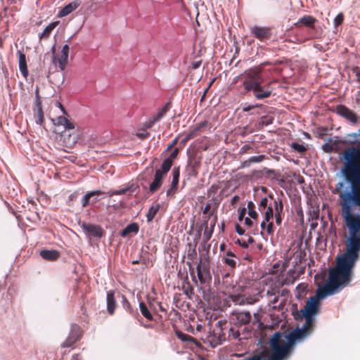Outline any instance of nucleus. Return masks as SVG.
I'll use <instances>...</instances> for the list:
<instances>
[{
	"instance_id": "1",
	"label": "nucleus",
	"mask_w": 360,
	"mask_h": 360,
	"mask_svg": "<svg viewBox=\"0 0 360 360\" xmlns=\"http://www.w3.org/2000/svg\"><path fill=\"white\" fill-rule=\"evenodd\" d=\"M341 213L349 230V239L346 252L337 260L336 266L329 271L332 278H337L347 285L352 278V269L359 259L360 252V215L353 213L354 207H360V201L338 193Z\"/></svg>"
},
{
	"instance_id": "2",
	"label": "nucleus",
	"mask_w": 360,
	"mask_h": 360,
	"mask_svg": "<svg viewBox=\"0 0 360 360\" xmlns=\"http://www.w3.org/2000/svg\"><path fill=\"white\" fill-rule=\"evenodd\" d=\"M345 163L342 169L346 181L349 184L350 191H344V183L336 184L337 193L360 201V149L356 147L347 148L343 153Z\"/></svg>"
},
{
	"instance_id": "3",
	"label": "nucleus",
	"mask_w": 360,
	"mask_h": 360,
	"mask_svg": "<svg viewBox=\"0 0 360 360\" xmlns=\"http://www.w3.org/2000/svg\"><path fill=\"white\" fill-rule=\"evenodd\" d=\"M345 286L347 285L338 279L335 278L333 279L329 274L328 280L326 284L319 288L314 296L310 297L307 300L304 308L297 312L295 318L301 320L304 319L308 326H314L315 318L314 316L319 312L320 299H323L327 295H333Z\"/></svg>"
},
{
	"instance_id": "4",
	"label": "nucleus",
	"mask_w": 360,
	"mask_h": 360,
	"mask_svg": "<svg viewBox=\"0 0 360 360\" xmlns=\"http://www.w3.org/2000/svg\"><path fill=\"white\" fill-rule=\"evenodd\" d=\"M270 352L266 354L267 360H285L290 354L292 347L283 338L282 333L277 332L271 338L270 342ZM260 360H266L262 355H255Z\"/></svg>"
},
{
	"instance_id": "5",
	"label": "nucleus",
	"mask_w": 360,
	"mask_h": 360,
	"mask_svg": "<svg viewBox=\"0 0 360 360\" xmlns=\"http://www.w3.org/2000/svg\"><path fill=\"white\" fill-rule=\"evenodd\" d=\"M52 121L56 127L54 132L60 134L67 146H71L76 143L75 136H72V134L75 129L73 123L65 116H58L56 119H53Z\"/></svg>"
},
{
	"instance_id": "6",
	"label": "nucleus",
	"mask_w": 360,
	"mask_h": 360,
	"mask_svg": "<svg viewBox=\"0 0 360 360\" xmlns=\"http://www.w3.org/2000/svg\"><path fill=\"white\" fill-rule=\"evenodd\" d=\"M243 81V86L247 91H252L259 84L264 82L260 70L257 69H250L240 75Z\"/></svg>"
},
{
	"instance_id": "7",
	"label": "nucleus",
	"mask_w": 360,
	"mask_h": 360,
	"mask_svg": "<svg viewBox=\"0 0 360 360\" xmlns=\"http://www.w3.org/2000/svg\"><path fill=\"white\" fill-rule=\"evenodd\" d=\"M314 326H308L305 321L302 328H297L288 335H283V338H285L288 344L292 347L295 342L297 340L304 338Z\"/></svg>"
},
{
	"instance_id": "8",
	"label": "nucleus",
	"mask_w": 360,
	"mask_h": 360,
	"mask_svg": "<svg viewBox=\"0 0 360 360\" xmlns=\"http://www.w3.org/2000/svg\"><path fill=\"white\" fill-rule=\"evenodd\" d=\"M168 170L167 165H161L160 169H158L155 171L154 179L149 186V191L153 193L158 191L162 185L163 180L166 177Z\"/></svg>"
},
{
	"instance_id": "9",
	"label": "nucleus",
	"mask_w": 360,
	"mask_h": 360,
	"mask_svg": "<svg viewBox=\"0 0 360 360\" xmlns=\"http://www.w3.org/2000/svg\"><path fill=\"white\" fill-rule=\"evenodd\" d=\"M250 35L260 41L269 40L272 36V29L270 27L254 25L250 27Z\"/></svg>"
},
{
	"instance_id": "10",
	"label": "nucleus",
	"mask_w": 360,
	"mask_h": 360,
	"mask_svg": "<svg viewBox=\"0 0 360 360\" xmlns=\"http://www.w3.org/2000/svg\"><path fill=\"white\" fill-rule=\"evenodd\" d=\"M82 336V330L80 327L77 324L71 326L70 332L65 341H64L61 346L63 347H70L72 346L77 341H78Z\"/></svg>"
},
{
	"instance_id": "11",
	"label": "nucleus",
	"mask_w": 360,
	"mask_h": 360,
	"mask_svg": "<svg viewBox=\"0 0 360 360\" xmlns=\"http://www.w3.org/2000/svg\"><path fill=\"white\" fill-rule=\"evenodd\" d=\"M198 277L201 284L206 283L211 279L210 265L208 262H200L197 266Z\"/></svg>"
},
{
	"instance_id": "12",
	"label": "nucleus",
	"mask_w": 360,
	"mask_h": 360,
	"mask_svg": "<svg viewBox=\"0 0 360 360\" xmlns=\"http://www.w3.org/2000/svg\"><path fill=\"white\" fill-rule=\"evenodd\" d=\"M335 112L341 117L345 118L354 124H356L358 121L356 113L344 105H337Z\"/></svg>"
},
{
	"instance_id": "13",
	"label": "nucleus",
	"mask_w": 360,
	"mask_h": 360,
	"mask_svg": "<svg viewBox=\"0 0 360 360\" xmlns=\"http://www.w3.org/2000/svg\"><path fill=\"white\" fill-rule=\"evenodd\" d=\"M269 197L274 200L276 223L278 226H280L284 216L283 201L281 200H277L274 199L272 194L269 195Z\"/></svg>"
},
{
	"instance_id": "14",
	"label": "nucleus",
	"mask_w": 360,
	"mask_h": 360,
	"mask_svg": "<svg viewBox=\"0 0 360 360\" xmlns=\"http://www.w3.org/2000/svg\"><path fill=\"white\" fill-rule=\"evenodd\" d=\"M252 91L253 93V96L257 100L269 98L271 95V90L270 89L269 84L262 85V84H259Z\"/></svg>"
},
{
	"instance_id": "15",
	"label": "nucleus",
	"mask_w": 360,
	"mask_h": 360,
	"mask_svg": "<svg viewBox=\"0 0 360 360\" xmlns=\"http://www.w3.org/2000/svg\"><path fill=\"white\" fill-rule=\"evenodd\" d=\"M316 21L317 20L312 15H304L300 18L298 21L294 24V25L297 28L300 27L302 25H304L309 28H314Z\"/></svg>"
},
{
	"instance_id": "16",
	"label": "nucleus",
	"mask_w": 360,
	"mask_h": 360,
	"mask_svg": "<svg viewBox=\"0 0 360 360\" xmlns=\"http://www.w3.org/2000/svg\"><path fill=\"white\" fill-rule=\"evenodd\" d=\"M179 176L180 168L179 167H174L172 169V181L170 188L167 191V195H169L172 192H175L177 190Z\"/></svg>"
},
{
	"instance_id": "17",
	"label": "nucleus",
	"mask_w": 360,
	"mask_h": 360,
	"mask_svg": "<svg viewBox=\"0 0 360 360\" xmlns=\"http://www.w3.org/2000/svg\"><path fill=\"white\" fill-rule=\"evenodd\" d=\"M117 307L115 291L110 290L107 292V311L110 315H113Z\"/></svg>"
},
{
	"instance_id": "18",
	"label": "nucleus",
	"mask_w": 360,
	"mask_h": 360,
	"mask_svg": "<svg viewBox=\"0 0 360 360\" xmlns=\"http://www.w3.org/2000/svg\"><path fill=\"white\" fill-rule=\"evenodd\" d=\"M18 54L19 56L18 63H19V69L24 77H27L28 75V70L27 67V61L25 55L20 51H18Z\"/></svg>"
},
{
	"instance_id": "19",
	"label": "nucleus",
	"mask_w": 360,
	"mask_h": 360,
	"mask_svg": "<svg viewBox=\"0 0 360 360\" xmlns=\"http://www.w3.org/2000/svg\"><path fill=\"white\" fill-rule=\"evenodd\" d=\"M233 315L240 325H246L250 323L251 319V314L248 311L236 312L233 313Z\"/></svg>"
},
{
	"instance_id": "20",
	"label": "nucleus",
	"mask_w": 360,
	"mask_h": 360,
	"mask_svg": "<svg viewBox=\"0 0 360 360\" xmlns=\"http://www.w3.org/2000/svg\"><path fill=\"white\" fill-rule=\"evenodd\" d=\"M139 227L136 223H131L127 225L120 233V236L123 238L127 237L130 233L136 234L139 232Z\"/></svg>"
},
{
	"instance_id": "21",
	"label": "nucleus",
	"mask_w": 360,
	"mask_h": 360,
	"mask_svg": "<svg viewBox=\"0 0 360 360\" xmlns=\"http://www.w3.org/2000/svg\"><path fill=\"white\" fill-rule=\"evenodd\" d=\"M40 255L46 260L54 261L58 258L59 253L56 250H44L40 252Z\"/></svg>"
},
{
	"instance_id": "22",
	"label": "nucleus",
	"mask_w": 360,
	"mask_h": 360,
	"mask_svg": "<svg viewBox=\"0 0 360 360\" xmlns=\"http://www.w3.org/2000/svg\"><path fill=\"white\" fill-rule=\"evenodd\" d=\"M78 6V4L76 2H72L65 7H63L60 11H59L58 15L60 18L64 17L72 13L74 10H75Z\"/></svg>"
},
{
	"instance_id": "23",
	"label": "nucleus",
	"mask_w": 360,
	"mask_h": 360,
	"mask_svg": "<svg viewBox=\"0 0 360 360\" xmlns=\"http://www.w3.org/2000/svg\"><path fill=\"white\" fill-rule=\"evenodd\" d=\"M69 53L60 52V55L56 56V63H58V67L60 70H64L68 64V58Z\"/></svg>"
},
{
	"instance_id": "24",
	"label": "nucleus",
	"mask_w": 360,
	"mask_h": 360,
	"mask_svg": "<svg viewBox=\"0 0 360 360\" xmlns=\"http://www.w3.org/2000/svg\"><path fill=\"white\" fill-rule=\"evenodd\" d=\"M179 153V149L178 148H175L169 156L163 161L162 165H167L168 170H170L173 164V160L177 158Z\"/></svg>"
},
{
	"instance_id": "25",
	"label": "nucleus",
	"mask_w": 360,
	"mask_h": 360,
	"mask_svg": "<svg viewBox=\"0 0 360 360\" xmlns=\"http://www.w3.org/2000/svg\"><path fill=\"white\" fill-rule=\"evenodd\" d=\"M160 208V204L157 203L155 205H153L148 210V212L146 214L147 221L150 222L153 220L155 215L158 212Z\"/></svg>"
},
{
	"instance_id": "26",
	"label": "nucleus",
	"mask_w": 360,
	"mask_h": 360,
	"mask_svg": "<svg viewBox=\"0 0 360 360\" xmlns=\"http://www.w3.org/2000/svg\"><path fill=\"white\" fill-rule=\"evenodd\" d=\"M120 296L122 297V304L123 308L126 309L127 311H129V313L132 316H135L137 313L132 309L131 305L129 300H127V298L126 297V296L124 295H120Z\"/></svg>"
},
{
	"instance_id": "27",
	"label": "nucleus",
	"mask_w": 360,
	"mask_h": 360,
	"mask_svg": "<svg viewBox=\"0 0 360 360\" xmlns=\"http://www.w3.org/2000/svg\"><path fill=\"white\" fill-rule=\"evenodd\" d=\"M58 24V22H53L50 23L48 26L45 27L42 33L39 35V38H47L49 37L51 32L53 31V30L57 26Z\"/></svg>"
},
{
	"instance_id": "28",
	"label": "nucleus",
	"mask_w": 360,
	"mask_h": 360,
	"mask_svg": "<svg viewBox=\"0 0 360 360\" xmlns=\"http://www.w3.org/2000/svg\"><path fill=\"white\" fill-rule=\"evenodd\" d=\"M140 311L142 315L148 320L152 321L153 319V315L150 311L148 310L146 304L143 302L139 303Z\"/></svg>"
},
{
	"instance_id": "29",
	"label": "nucleus",
	"mask_w": 360,
	"mask_h": 360,
	"mask_svg": "<svg viewBox=\"0 0 360 360\" xmlns=\"http://www.w3.org/2000/svg\"><path fill=\"white\" fill-rule=\"evenodd\" d=\"M274 206L269 205L266 209L263 212L264 217L266 221L269 222L274 218Z\"/></svg>"
},
{
	"instance_id": "30",
	"label": "nucleus",
	"mask_w": 360,
	"mask_h": 360,
	"mask_svg": "<svg viewBox=\"0 0 360 360\" xmlns=\"http://www.w3.org/2000/svg\"><path fill=\"white\" fill-rule=\"evenodd\" d=\"M105 197V193L101 191H91V205Z\"/></svg>"
},
{
	"instance_id": "31",
	"label": "nucleus",
	"mask_w": 360,
	"mask_h": 360,
	"mask_svg": "<svg viewBox=\"0 0 360 360\" xmlns=\"http://www.w3.org/2000/svg\"><path fill=\"white\" fill-rule=\"evenodd\" d=\"M176 335L177 338L181 340L182 342H196L195 338L191 337V335L184 333L181 331H176Z\"/></svg>"
},
{
	"instance_id": "32",
	"label": "nucleus",
	"mask_w": 360,
	"mask_h": 360,
	"mask_svg": "<svg viewBox=\"0 0 360 360\" xmlns=\"http://www.w3.org/2000/svg\"><path fill=\"white\" fill-rule=\"evenodd\" d=\"M203 226L205 227V230H204V233H203V238H204L205 242H207L212 238L214 231L209 229L207 221H206L203 223Z\"/></svg>"
},
{
	"instance_id": "33",
	"label": "nucleus",
	"mask_w": 360,
	"mask_h": 360,
	"mask_svg": "<svg viewBox=\"0 0 360 360\" xmlns=\"http://www.w3.org/2000/svg\"><path fill=\"white\" fill-rule=\"evenodd\" d=\"M170 103H167L159 112L158 113L154 116L155 120L159 121L161 118H162L165 114L170 109Z\"/></svg>"
},
{
	"instance_id": "34",
	"label": "nucleus",
	"mask_w": 360,
	"mask_h": 360,
	"mask_svg": "<svg viewBox=\"0 0 360 360\" xmlns=\"http://www.w3.org/2000/svg\"><path fill=\"white\" fill-rule=\"evenodd\" d=\"M103 235V229L96 225H91V236L101 237Z\"/></svg>"
},
{
	"instance_id": "35",
	"label": "nucleus",
	"mask_w": 360,
	"mask_h": 360,
	"mask_svg": "<svg viewBox=\"0 0 360 360\" xmlns=\"http://www.w3.org/2000/svg\"><path fill=\"white\" fill-rule=\"evenodd\" d=\"M264 172L266 174H273L274 171L271 169H268L266 168H264L263 170H253L252 172V176L260 177L264 175Z\"/></svg>"
},
{
	"instance_id": "36",
	"label": "nucleus",
	"mask_w": 360,
	"mask_h": 360,
	"mask_svg": "<svg viewBox=\"0 0 360 360\" xmlns=\"http://www.w3.org/2000/svg\"><path fill=\"white\" fill-rule=\"evenodd\" d=\"M291 148L300 153H304L307 149L305 146H304L303 144H300L298 143H292L291 144Z\"/></svg>"
},
{
	"instance_id": "37",
	"label": "nucleus",
	"mask_w": 360,
	"mask_h": 360,
	"mask_svg": "<svg viewBox=\"0 0 360 360\" xmlns=\"http://www.w3.org/2000/svg\"><path fill=\"white\" fill-rule=\"evenodd\" d=\"M262 105H248L246 107H244L243 108V110L244 112H250V115H255V114H259V112L257 111V108L261 107Z\"/></svg>"
},
{
	"instance_id": "38",
	"label": "nucleus",
	"mask_w": 360,
	"mask_h": 360,
	"mask_svg": "<svg viewBox=\"0 0 360 360\" xmlns=\"http://www.w3.org/2000/svg\"><path fill=\"white\" fill-rule=\"evenodd\" d=\"M274 121V117L271 116L264 115L261 117L260 124L262 126H268L271 124Z\"/></svg>"
},
{
	"instance_id": "39",
	"label": "nucleus",
	"mask_w": 360,
	"mask_h": 360,
	"mask_svg": "<svg viewBox=\"0 0 360 360\" xmlns=\"http://www.w3.org/2000/svg\"><path fill=\"white\" fill-rule=\"evenodd\" d=\"M81 227L86 235L88 241L90 243V224H87L86 222H82L81 224Z\"/></svg>"
},
{
	"instance_id": "40",
	"label": "nucleus",
	"mask_w": 360,
	"mask_h": 360,
	"mask_svg": "<svg viewBox=\"0 0 360 360\" xmlns=\"http://www.w3.org/2000/svg\"><path fill=\"white\" fill-rule=\"evenodd\" d=\"M266 295L268 296V297L269 298V302L272 304H275L278 301V297L279 296L278 295H276V292H272V291H268L266 292Z\"/></svg>"
},
{
	"instance_id": "41",
	"label": "nucleus",
	"mask_w": 360,
	"mask_h": 360,
	"mask_svg": "<svg viewBox=\"0 0 360 360\" xmlns=\"http://www.w3.org/2000/svg\"><path fill=\"white\" fill-rule=\"evenodd\" d=\"M269 205L268 199L266 198H263L259 203L258 209L261 213H263Z\"/></svg>"
},
{
	"instance_id": "42",
	"label": "nucleus",
	"mask_w": 360,
	"mask_h": 360,
	"mask_svg": "<svg viewBox=\"0 0 360 360\" xmlns=\"http://www.w3.org/2000/svg\"><path fill=\"white\" fill-rule=\"evenodd\" d=\"M345 19L344 14L342 13H340L334 19V27L337 28L339 25H340Z\"/></svg>"
},
{
	"instance_id": "43",
	"label": "nucleus",
	"mask_w": 360,
	"mask_h": 360,
	"mask_svg": "<svg viewBox=\"0 0 360 360\" xmlns=\"http://www.w3.org/2000/svg\"><path fill=\"white\" fill-rule=\"evenodd\" d=\"M209 126V122L207 121H204L198 124L193 131H195V133L196 134L197 131H203L205 128Z\"/></svg>"
},
{
	"instance_id": "44",
	"label": "nucleus",
	"mask_w": 360,
	"mask_h": 360,
	"mask_svg": "<svg viewBox=\"0 0 360 360\" xmlns=\"http://www.w3.org/2000/svg\"><path fill=\"white\" fill-rule=\"evenodd\" d=\"M136 136L141 140H144L149 137V133L145 129H142L136 134Z\"/></svg>"
},
{
	"instance_id": "45",
	"label": "nucleus",
	"mask_w": 360,
	"mask_h": 360,
	"mask_svg": "<svg viewBox=\"0 0 360 360\" xmlns=\"http://www.w3.org/2000/svg\"><path fill=\"white\" fill-rule=\"evenodd\" d=\"M224 260V262L229 266L231 269H234L236 266V260L233 259H231V258H229V257H225L223 259Z\"/></svg>"
},
{
	"instance_id": "46",
	"label": "nucleus",
	"mask_w": 360,
	"mask_h": 360,
	"mask_svg": "<svg viewBox=\"0 0 360 360\" xmlns=\"http://www.w3.org/2000/svg\"><path fill=\"white\" fill-rule=\"evenodd\" d=\"M265 158L266 157L264 155H257V156H252L250 158V161L252 163L260 162L263 161L265 159Z\"/></svg>"
},
{
	"instance_id": "47",
	"label": "nucleus",
	"mask_w": 360,
	"mask_h": 360,
	"mask_svg": "<svg viewBox=\"0 0 360 360\" xmlns=\"http://www.w3.org/2000/svg\"><path fill=\"white\" fill-rule=\"evenodd\" d=\"M43 120H44L43 112H42L41 108H39L37 111V118L36 120V123L38 124H41L43 122Z\"/></svg>"
},
{
	"instance_id": "48",
	"label": "nucleus",
	"mask_w": 360,
	"mask_h": 360,
	"mask_svg": "<svg viewBox=\"0 0 360 360\" xmlns=\"http://www.w3.org/2000/svg\"><path fill=\"white\" fill-rule=\"evenodd\" d=\"M210 209H211V205L210 203H207L205 205V207H204L203 211H202L203 214H207V213L210 212L207 221L210 219L211 216H212L214 214V210L210 212Z\"/></svg>"
},
{
	"instance_id": "49",
	"label": "nucleus",
	"mask_w": 360,
	"mask_h": 360,
	"mask_svg": "<svg viewBox=\"0 0 360 360\" xmlns=\"http://www.w3.org/2000/svg\"><path fill=\"white\" fill-rule=\"evenodd\" d=\"M266 231L269 235H271L274 232V224H273L272 220H271L269 222H268V224L266 225Z\"/></svg>"
},
{
	"instance_id": "50",
	"label": "nucleus",
	"mask_w": 360,
	"mask_h": 360,
	"mask_svg": "<svg viewBox=\"0 0 360 360\" xmlns=\"http://www.w3.org/2000/svg\"><path fill=\"white\" fill-rule=\"evenodd\" d=\"M156 122H158V120H155V117H153L152 120H150V121H149V122H146V123L144 124V126H143V129H146V131H147V129H148L151 128V127L153 126V124H154Z\"/></svg>"
},
{
	"instance_id": "51",
	"label": "nucleus",
	"mask_w": 360,
	"mask_h": 360,
	"mask_svg": "<svg viewBox=\"0 0 360 360\" xmlns=\"http://www.w3.org/2000/svg\"><path fill=\"white\" fill-rule=\"evenodd\" d=\"M90 200V192H87L82 198V206L85 207L89 203V201Z\"/></svg>"
},
{
	"instance_id": "52",
	"label": "nucleus",
	"mask_w": 360,
	"mask_h": 360,
	"mask_svg": "<svg viewBox=\"0 0 360 360\" xmlns=\"http://www.w3.org/2000/svg\"><path fill=\"white\" fill-rule=\"evenodd\" d=\"M195 136V131H191L188 134L186 135V136L182 140L183 144H185L188 140L192 139Z\"/></svg>"
},
{
	"instance_id": "53",
	"label": "nucleus",
	"mask_w": 360,
	"mask_h": 360,
	"mask_svg": "<svg viewBox=\"0 0 360 360\" xmlns=\"http://www.w3.org/2000/svg\"><path fill=\"white\" fill-rule=\"evenodd\" d=\"M179 141V137H176L170 144L168 145L166 151H169L172 150L178 143Z\"/></svg>"
},
{
	"instance_id": "54",
	"label": "nucleus",
	"mask_w": 360,
	"mask_h": 360,
	"mask_svg": "<svg viewBox=\"0 0 360 360\" xmlns=\"http://www.w3.org/2000/svg\"><path fill=\"white\" fill-rule=\"evenodd\" d=\"M128 190H129V188H123V189H120V190H117V191H114L110 194V195H122V194H124Z\"/></svg>"
},
{
	"instance_id": "55",
	"label": "nucleus",
	"mask_w": 360,
	"mask_h": 360,
	"mask_svg": "<svg viewBox=\"0 0 360 360\" xmlns=\"http://www.w3.org/2000/svg\"><path fill=\"white\" fill-rule=\"evenodd\" d=\"M236 243L238 244L240 246H241L242 248H246L248 247V243L246 241L240 240V239H238L236 241Z\"/></svg>"
},
{
	"instance_id": "56",
	"label": "nucleus",
	"mask_w": 360,
	"mask_h": 360,
	"mask_svg": "<svg viewBox=\"0 0 360 360\" xmlns=\"http://www.w3.org/2000/svg\"><path fill=\"white\" fill-rule=\"evenodd\" d=\"M248 215L252 218V219H257L258 217V214L255 211V210H248Z\"/></svg>"
},
{
	"instance_id": "57",
	"label": "nucleus",
	"mask_w": 360,
	"mask_h": 360,
	"mask_svg": "<svg viewBox=\"0 0 360 360\" xmlns=\"http://www.w3.org/2000/svg\"><path fill=\"white\" fill-rule=\"evenodd\" d=\"M201 64H202V60H198V61L193 62L191 65L192 69L195 70V69L199 68L200 67Z\"/></svg>"
},
{
	"instance_id": "58",
	"label": "nucleus",
	"mask_w": 360,
	"mask_h": 360,
	"mask_svg": "<svg viewBox=\"0 0 360 360\" xmlns=\"http://www.w3.org/2000/svg\"><path fill=\"white\" fill-rule=\"evenodd\" d=\"M236 231L240 236L245 233L244 229L238 224L236 226Z\"/></svg>"
},
{
	"instance_id": "59",
	"label": "nucleus",
	"mask_w": 360,
	"mask_h": 360,
	"mask_svg": "<svg viewBox=\"0 0 360 360\" xmlns=\"http://www.w3.org/2000/svg\"><path fill=\"white\" fill-rule=\"evenodd\" d=\"M245 213H246V209L244 207L240 211V213H239V216H238V219L240 221H242L243 219L244 218L245 215Z\"/></svg>"
},
{
	"instance_id": "60",
	"label": "nucleus",
	"mask_w": 360,
	"mask_h": 360,
	"mask_svg": "<svg viewBox=\"0 0 360 360\" xmlns=\"http://www.w3.org/2000/svg\"><path fill=\"white\" fill-rule=\"evenodd\" d=\"M217 221V215H215V216L213 217V219H212V222H211V224H210V229L211 230L214 231V226H215V224H216Z\"/></svg>"
},
{
	"instance_id": "61",
	"label": "nucleus",
	"mask_w": 360,
	"mask_h": 360,
	"mask_svg": "<svg viewBox=\"0 0 360 360\" xmlns=\"http://www.w3.org/2000/svg\"><path fill=\"white\" fill-rule=\"evenodd\" d=\"M51 52L53 53V56H52V60L54 63L56 64V54H55V52H56V47H55V45H53L51 48Z\"/></svg>"
},
{
	"instance_id": "62",
	"label": "nucleus",
	"mask_w": 360,
	"mask_h": 360,
	"mask_svg": "<svg viewBox=\"0 0 360 360\" xmlns=\"http://www.w3.org/2000/svg\"><path fill=\"white\" fill-rule=\"evenodd\" d=\"M245 224L248 226V227H250L252 226V220L248 218V217H245Z\"/></svg>"
},
{
	"instance_id": "63",
	"label": "nucleus",
	"mask_w": 360,
	"mask_h": 360,
	"mask_svg": "<svg viewBox=\"0 0 360 360\" xmlns=\"http://www.w3.org/2000/svg\"><path fill=\"white\" fill-rule=\"evenodd\" d=\"M255 204L252 202V201H249L248 202V210H255Z\"/></svg>"
},
{
	"instance_id": "64",
	"label": "nucleus",
	"mask_w": 360,
	"mask_h": 360,
	"mask_svg": "<svg viewBox=\"0 0 360 360\" xmlns=\"http://www.w3.org/2000/svg\"><path fill=\"white\" fill-rule=\"evenodd\" d=\"M196 255L195 248L190 249L188 251V257H191Z\"/></svg>"
}]
</instances>
